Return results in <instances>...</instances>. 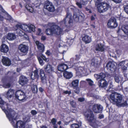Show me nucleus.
Segmentation results:
<instances>
[{
	"label": "nucleus",
	"mask_w": 128,
	"mask_h": 128,
	"mask_svg": "<svg viewBox=\"0 0 128 128\" xmlns=\"http://www.w3.org/2000/svg\"><path fill=\"white\" fill-rule=\"evenodd\" d=\"M9 113L5 112L7 118L14 128H24V123L21 120H18L15 123L18 118V114L12 109L9 110Z\"/></svg>",
	"instance_id": "f257e3e1"
},
{
	"label": "nucleus",
	"mask_w": 128,
	"mask_h": 128,
	"mask_svg": "<svg viewBox=\"0 0 128 128\" xmlns=\"http://www.w3.org/2000/svg\"><path fill=\"white\" fill-rule=\"evenodd\" d=\"M47 27H50L46 28L45 31L46 34L47 36H52L59 35L62 32V29L54 23H49Z\"/></svg>",
	"instance_id": "f03ea898"
},
{
	"label": "nucleus",
	"mask_w": 128,
	"mask_h": 128,
	"mask_svg": "<svg viewBox=\"0 0 128 128\" xmlns=\"http://www.w3.org/2000/svg\"><path fill=\"white\" fill-rule=\"evenodd\" d=\"M85 118L90 123L91 125L94 128L97 126L96 121L94 118V116L92 111L90 110H88L84 114Z\"/></svg>",
	"instance_id": "7ed1b4c3"
},
{
	"label": "nucleus",
	"mask_w": 128,
	"mask_h": 128,
	"mask_svg": "<svg viewBox=\"0 0 128 128\" xmlns=\"http://www.w3.org/2000/svg\"><path fill=\"white\" fill-rule=\"evenodd\" d=\"M100 0L96 2V5H97L98 11L100 12H103L107 11L110 7V5L104 2H100Z\"/></svg>",
	"instance_id": "20e7f679"
},
{
	"label": "nucleus",
	"mask_w": 128,
	"mask_h": 128,
	"mask_svg": "<svg viewBox=\"0 0 128 128\" xmlns=\"http://www.w3.org/2000/svg\"><path fill=\"white\" fill-rule=\"evenodd\" d=\"M15 95L16 98L22 102L26 101L27 98L25 93L21 90L17 91L15 93Z\"/></svg>",
	"instance_id": "39448f33"
},
{
	"label": "nucleus",
	"mask_w": 128,
	"mask_h": 128,
	"mask_svg": "<svg viewBox=\"0 0 128 128\" xmlns=\"http://www.w3.org/2000/svg\"><path fill=\"white\" fill-rule=\"evenodd\" d=\"M114 96L116 98V104L118 106H124L127 105V104L126 101L122 102V97L121 95L118 93V94H116Z\"/></svg>",
	"instance_id": "423d86ee"
},
{
	"label": "nucleus",
	"mask_w": 128,
	"mask_h": 128,
	"mask_svg": "<svg viewBox=\"0 0 128 128\" xmlns=\"http://www.w3.org/2000/svg\"><path fill=\"white\" fill-rule=\"evenodd\" d=\"M78 63L75 64L72 67L76 70L77 72H79L83 73H86L88 70L87 66L86 65L84 66H80L79 67H78Z\"/></svg>",
	"instance_id": "0eeeda50"
},
{
	"label": "nucleus",
	"mask_w": 128,
	"mask_h": 128,
	"mask_svg": "<svg viewBox=\"0 0 128 128\" xmlns=\"http://www.w3.org/2000/svg\"><path fill=\"white\" fill-rule=\"evenodd\" d=\"M0 104H2V105L0 106L5 113L6 112H8L9 113V110L10 109H12L9 108L10 106L6 102H4L0 97Z\"/></svg>",
	"instance_id": "6e6552de"
},
{
	"label": "nucleus",
	"mask_w": 128,
	"mask_h": 128,
	"mask_svg": "<svg viewBox=\"0 0 128 128\" xmlns=\"http://www.w3.org/2000/svg\"><path fill=\"white\" fill-rule=\"evenodd\" d=\"M118 26L116 19L114 18H110L108 20L107 26L108 28H116Z\"/></svg>",
	"instance_id": "1a4fd4ad"
},
{
	"label": "nucleus",
	"mask_w": 128,
	"mask_h": 128,
	"mask_svg": "<svg viewBox=\"0 0 128 128\" xmlns=\"http://www.w3.org/2000/svg\"><path fill=\"white\" fill-rule=\"evenodd\" d=\"M116 64L114 62H110L107 64L106 68L109 72H112L115 70Z\"/></svg>",
	"instance_id": "9d476101"
},
{
	"label": "nucleus",
	"mask_w": 128,
	"mask_h": 128,
	"mask_svg": "<svg viewBox=\"0 0 128 128\" xmlns=\"http://www.w3.org/2000/svg\"><path fill=\"white\" fill-rule=\"evenodd\" d=\"M44 8L50 12H53L55 10V8L52 3L48 1L46 2L44 6Z\"/></svg>",
	"instance_id": "9b49d317"
},
{
	"label": "nucleus",
	"mask_w": 128,
	"mask_h": 128,
	"mask_svg": "<svg viewBox=\"0 0 128 128\" xmlns=\"http://www.w3.org/2000/svg\"><path fill=\"white\" fill-rule=\"evenodd\" d=\"M103 107L100 104H96L92 106V110L96 113H100L102 112Z\"/></svg>",
	"instance_id": "f8f14e48"
},
{
	"label": "nucleus",
	"mask_w": 128,
	"mask_h": 128,
	"mask_svg": "<svg viewBox=\"0 0 128 128\" xmlns=\"http://www.w3.org/2000/svg\"><path fill=\"white\" fill-rule=\"evenodd\" d=\"M73 17L74 20L76 22L81 21L84 18V14H82L80 15L78 13H74Z\"/></svg>",
	"instance_id": "ddd939ff"
},
{
	"label": "nucleus",
	"mask_w": 128,
	"mask_h": 128,
	"mask_svg": "<svg viewBox=\"0 0 128 128\" xmlns=\"http://www.w3.org/2000/svg\"><path fill=\"white\" fill-rule=\"evenodd\" d=\"M14 29L20 28L28 32V31H29V30L28 28V26L27 25L18 24L14 26Z\"/></svg>",
	"instance_id": "4468645a"
},
{
	"label": "nucleus",
	"mask_w": 128,
	"mask_h": 128,
	"mask_svg": "<svg viewBox=\"0 0 128 128\" xmlns=\"http://www.w3.org/2000/svg\"><path fill=\"white\" fill-rule=\"evenodd\" d=\"M18 49L21 52L26 54L28 51V47L27 45L21 44L19 46Z\"/></svg>",
	"instance_id": "2eb2a0df"
},
{
	"label": "nucleus",
	"mask_w": 128,
	"mask_h": 128,
	"mask_svg": "<svg viewBox=\"0 0 128 128\" xmlns=\"http://www.w3.org/2000/svg\"><path fill=\"white\" fill-rule=\"evenodd\" d=\"M44 69L45 72L47 73L51 74L54 72V68L51 65L48 64L44 66Z\"/></svg>",
	"instance_id": "dca6fc26"
},
{
	"label": "nucleus",
	"mask_w": 128,
	"mask_h": 128,
	"mask_svg": "<svg viewBox=\"0 0 128 128\" xmlns=\"http://www.w3.org/2000/svg\"><path fill=\"white\" fill-rule=\"evenodd\" d=\"M72 22L71 15L70 14H67L66 17L64 19L63 21L62 22L64 23L66 26L68 24H70Z\"/></svg>",
	"instance_id": "f3484780"
},
{
	"label": "nucleus",
	"mask_w": 128,
	"mask_h": 128,
	"mask_svg": "<svg viewBox=\"0 0 128 128\" xmlns=\"http://www.w3.org/2000/svg\"><path fill=\"white\" fill-rule=\"evenodd\" d=\"M0 8L2 9V12H1V14H2V16H4L6 20L10 21V22L12 21V18L4 10L2 9V8L1 7Z\"/></svg>",
	"instance_id": "a211bd4d"
},
{
	"label": "nucleus",
	"mask_w": 128,
	"mask_h": 128,
	"mask_svg": "<svg viewBox=\"0 0 128 128\" xmlns=\"http://www.w3.org/2000/svg\"><path fill=\"white\" fill-rule=\"evenodd\" d=\"M90 66L94 67L96 68H98L99 67V62L97 60L93 59L90 61Z\"/></svg>",
	"instance_id": "6ab92c4d"
},
{
	"label": "nucleus",
	"mask_w": 128,
	"mask_h": 128,
	"mask_svg": "<svg viewBox=\"0 0 128 128\" xmlns=\"http://www.w3.org/2000/svg\"><path fill=\"white\" fill-rule=\"evenodd\" d=\"M28 82V79L25 76H22L20 77L19 82L20 84L21 85L23 86L26 84Z\"/></svg>",
	"instance_id": "aec40b11"
},
{
	"label": "nucleus",
	"mask_w": 128,
	"mask_h": 128,
	"mask_svg": "<svg viewBox=\"0 0 128 128\" xmlns=\"http://www.w3.org/2000/svg\"><path fill=\"white\" fill-rule=\"evenodd\" d=\"M14 90L13 89H9L5 94L4 95L6 97L8 98H11L14 96Z\"/></svg>",
	"instance_id": "412c9836"
},
{
	"label": "nucleus",
	"mask_w": 128,
	"mask_h": 128,
	"mask_svg": "<svg viewBox=\"0 0 128 128\" xmlns=\"http://www.w3.org/2000/svg\"><path fill=\"white\" fill-rule=\"evenodd\" d=\"M36 44L37 46L38 49L41 52H43L44 48V45L38 41H36Z\"/></svg>",
	"instance_id": "4be33fe9"
},
{
	"label": "nucleus",
	"mask_w": 128,
	"mask_h": 128,
	"mask_svg": "<svg viewBox=\"0 0 128 128\" xmlns=\"http://www.w3.org/2000/svg\"><path fill=\"white\" fill-rule=\"evenodd\" d=\"M118 93L116 92H114L112 93L110 96V100L111 102H112L114 104H116V98L114 96H115L116 94H118Z\"/></svg>",
	"instance_id": "5701e85b"
},
{
	"label": "nucleus",
	"mask_w": 128,
	"mask_h": 128,
	"mask_svg": "<svg viewBox=\"0 0 128 128\" xmlns=\"http://www.w3.org/2000/svg\"><path fill=\"white\" fill-rule=\"evenodd\" d=\"M2 62L4 65L7 66H9L11 64L10 60L8 58L5 57H3Z\"/></svg>",
	"instance_id": "b1692460"
},
{
	"label": "nucleus",
	"mask_w": 128,
	"mask_h": 128,
	"mask_svg": "<svg viewBox=\"0 0 128 128\" xmlns=\"http://www.w3.org/2000/svg\"><path fill=\"white\" fill-rule=\"evenodd\" d=\"M68 68L67 65L64 64H59L58 66V70L60 71H63Z\"/></svg>",
	"instance_id": "393cba45"
},
{
	"label": "nucleus",
	"mask_w": 128,
	"mask_h": 128,
	"mask_svg": "<svg viewBox=\"0 0 128 128\" xmlns=\"http://www.w3.org/2000/svg\"><path fill=\"white\" fill-rule=\"evenodd\" d=\"M0 50L1 52L4 53H6L9 50L8 46L5 44H2L0 46Z\"/></svg>",
	"instance_id": "a878e982"
},
{
	"label": "nucleus",
	"mask_w": 128,
	"mask_h": 128,
	"mask_svg": "<svg viewBox=\"0 0 128 128\" xmlns=\"http://www.w3.org/2000/svg\"><path fill=\"white\" fill-rule=\"evenodd\" d=\"M107 84L104 79H101L98 81V85L99 87L104 88L106 86Z\"/></svg>",
	"instance_id": "bb28decb"
},
{
	"label": "nucleus",
	"mask_w": 128,
	"mask_h": 128,
	"mask_svg": "<svg viewBox=\"0 0 128 128\" xmlns=\"http://www.w3.org/2000/svg\"><path fill=\"white\" fill-rule=\"evenodd\" d=\"M82 40L86 44L92 41L91 38L87 35H86L83 37Z\"/></svg>",
	"instance_id": "cd10ccee"
},
{
	"label": "nucleus",
	"mask_w": 128,
	"mask_h": 128,
	"mask_svg": "<svg viewBox=\"0 0 128 128\" xmlns=\"http://www.w3.org/2000/svg\"><path fill=\"white\" fill-rule=\"evenodd\" d=\"M30 76L32 79L34 80L38 77V71L37 70H34V72H32L30 74Z\"/></svg>",
	"instance_id": "c85d7f7f"
},
{
	"label": "nucleus",
	"mask_w": 128,
	"mask_h": 128,
	"mask_svg": "<svg viewBox=\"0 0 128 128\" xmlns=\"http://www.w3.org/2000/svg\"><path fill=\"white\" fill-rule=\"evenodd\" d=\"M96 50V51H103L104 50V46L100 44H97L95 47Z\"/></svg>",
	"instance_id": "c756f323"
},
{
	"label": "nucleus",
	"mask_w": 128,
	"mask_h": 128,
	"mask_svg": "<svg viewBox=\"0 0 128 128\" xmlns=\"http://www.w3.org/2000/svg\"><path fill=\"white\" fill-rule=\"evenodd\" d=\"M94 76L96 78L97 80L100 78L101 79H104L106 77V75L104 73H101L98 74H95Z\"/></svg>",
	"instance_id": "7c9ffc66"
},
{
	"label": "nucleus",
	"mask_w": 128,
	"mask_h": 128,
	"mask_svg": "<svg viewBox=\"0 0 128 128\" xmlns=\"http://www.w3.org/2000/svg\"><path fill=\"white\" fill-rule=\"evenodd\" d=\"M64 76L66 78L70 79L72 76L73 75L71 72L66 71L64 72Z\"/></svg>",
	"instance_id": "2f4dec72"
},
{
	"label": "nucleus",
	"mask_w": 128,
	"mask_h": 128,
	"mask_svg": "<svg viewBox=\"0 0 128 128\" xmlns=\"http://www.w3.org/2000/svg\"><path fill=\"white\" fill-rule=\"evenodd\" d=\"M16 38V36L13 33H9L8 34L7 38L10 40H13Z\"/></svg>",
	"instance_id": "473e14b6"
},
{
	"label": "nucleus",
	"mask_w": 128,
	"mask_h": 128,
	"mask_svg": "<svg viewBox=\"0 0 128 128\" xmlns=\"http://www.w3.org/2000/svg\"><path fill=\"white\" fill-rule=\"evenodd\" d=\"M122 30L125 34L128 35V25L122 26Z\"/></svg>",
	"instance_id": "72a5a7b5"
},
{
	"label": "nucleus",
	"mask_w": 128,
	"mask_h": 128,
	"mask_svg": "<svg viewBox=\"0 0 128 128\" xmlns=\"http://www.w3.org/2000/svg\"><path fill=\"white\" fill-rule=\"evenodd\" d=\"M20 29V28H18V29H14L16 30V32L18 35L20 36H22L25 33L23 32Z\"/></svg>",
	"instance_id": "f704fd0d"
},
{
	"label": "nucleus",
	"mask_w": 128,
	"mask_h": 128,
	"mask_svg": "<svg viewBox=\"0 0 128 128\" xmlns=\"http://www.w3.org/2000/svg\"><path fill=\"white\" fill-rule=\"evenodd\" d=\"M40 75L42 81L44 82L45 80L46 77L44 70H40Z\"/></svg>",
	"instance_id": "c9c22d12"
},
{
	"label": "nucleus",
	"mask_w": 128,
	"mask_h": 128,
	"mask_svg": "<svg viewBox=\"0 0 128 128\" xmlns=\"http://www.w3.org/2000/svg\"><path fill=\"white\" fill-rule=\"evenodd\" d=\"M79 81L78 80H73L72 82V84L74 87L78 86V84Z\"/></svg>",
	"instance_id": "e433bc0d"
},
{
	"label": "nucleus",
	"mask_w": 128,
	"mask_h": 128,
	"mask_svg": "<svg viewBox=\"0 0 128 128\" xmlns=\"http://www.w3.org/2000/svg\"><path fill=\"white\" fill-rule=\"evenodd\" d=\"M28 28L29 30V31H28V32H34L35 30L34 26L32 24L28 25Z\"/></svg>",
	"instance_id": "4c0bfd02"
},
{
	"label": "nucleus",
	"mask_w": 128,
	"mask_h": 128,
	"mask_svg": "<svg viewBox=\"0 0 128 128\" xmlns=\"http://www.w3.org/2000/svg\"><path fill=\"white\" fill-rule=\"evenodd\" d=\"M71 128H82L81 124H74L71 125Z\"/></svg>",
	"instance_id": "58836bf2"
},
{
	"label": "nucleus",
	"mask_w": 128,
	"mask_h": 128,
	"mask_svg": "<svg viewBox=\"0 0 128 128\" xmlns=\"http://www.w3.org/2000/svg\"><path fill=\"white\" fill-rule=\"evenodd\" d=\"M23 120L25 122H29L30 121V116L29 115H26L23 118Z\"/></svg>",
	"instance_id": "ea45409f"
},
{
	"label": "nucleus",
	"mask_w": 128,
	"mask_h": 128,
	"mask_svg": "<svg viewBox=\"0 0 128 128\" xmlns=\"http://www.w3.org/2000/svg\"><path fill=\"white\" fill-rule=\"evenodd\" d=\"M115 82L118 83H119L122 80L121 77L119 76L116 75L114 77Z\"/></svg>",
	"instance_id": "a19ab883"
},
{
	"label": "nucleus",
	"mask_w": 128,
	"mask_h": 128,
	"mask_svg": "<svg viewBox=\"0 0 128 128\" xmlns=\"http://www.w3.org/2000/svg\"><path fill=\"white\" fill-rule=\"evenodd\" d=\"M26 8L27 9L31 12H32L33 11L34 9L33 8L28 4H27L26 5Z\"/></svg>",
	"instance_id": "79ce46f5"
},
{
	"label": "nucleus",
	"mask_w": 128,
	"mask_h": 128,
	"mask_svg": "<svg viewBox=\"0 0 128 128\" xmlns=\"http://www.w3.org/2000/svg\"><path fill=\"white\" fill-rule=\"evenodd\" d=\"M32 90L33 92L36 93L38 90L37 86L35 85H33L32 86Z\"/></svg>",
	"instance_id": "37998d69"
},
{
	"label": "nucleus",
	"mask_w": 128,
	"mask_h": 128,
	"mask_svg": "<svg viewBox=\"0 0 128 128\" xmlns=\"http://www.w3.org/2000/svg\"><path fill=\"white\" fill-rule=\"evenodd\" d=\"M113 86L112 85V82H111L110 83V85L109 86V90L110 91H111V92H112V91L114 90V88L112 87Z\"/></svg>",
	"instance_id": "c03bdc74"
},
{
	"label": "nucleus",
	"mask_w": 128,
	"mask_h": 128,
	"mask_svg": "<svg viewBox=\"0 0 128 128\" xmlns=\"http://www.w3.org/2000/svg\"><path fill=\"white\" fill-rule=\"evenodd\" d=\"M40 57L41 58H42L46 62H47L49 61V59L46 58L45 56L43 54H41Z\"/></svg>",
	"instance_id": "a18cd8bd"
},
{
	"label": "nucleus",
	"mask_w": 128,
	"mask_h": 128,
	"mask_svg": "<svg viewBox=\"0 0 128 128\" xmlns=\"http://www.w3.org/2000/svg\"><path fill=\"white\" fill-rule=\"evenodd\" d=\"M73 42V40L72 39H68L67 41V42L69 46H70L72 44Z\"/></svg>",
	"instance_id": "49530a36"
},
{
	"label": "nucleus",
	"mask_w": 128,
	"mask_h": 128,
	"mask_svg": "<svg viewBox=\"0 0 128 128\" xmlns=\"http://www.w3.org/2000/svg\"><path fill=\"white\" fill-rule=\"evenodd\" d=\"M70 103L71 105L73 107L75 108L76 107V102L73 101L70 102Z\"/></svg>",
	"instance_id": "de8ad7c7"
},
{
	"label": "nucleus",
	"mask_w": 128,
	"mask_h": 128,
	"mask_svg": "<svg viewBox=\"0 0 128 128\" xmlns=\"http://www.w3.org/2000/svg\"><path fill=\"white\" fill-rule=\"evenodd\" d=\"M86 80L88 82V83L90 85L92 86L93 85V82L91 80L89 79H87Z\"/></svg>",
	"instance_id": "09e8293b"
},
{
	"label": "nucleus",
	"mask_w": 128,
	"mask_h": 128,
	"mask_svg": "<svg viewBox=\"0 0 128 128\" xmlns=\"http://www.w3.org/2000/svg\"><path fill=\"white\" fill-rule=\"evenodd\" d=\"M10 85L9 83H7L6 84H4L3 85V86L6 88H9L10 87Z\"/></svg>",
	"instance_id": "8fccbe9b"
},
{
	"label": "nucleus",
	"mask_w": 128,
	"mask_h": 128,
	"mask_svg": "<svg viewBox=\"0 0 128 128\" xmlns=\"http://www.w3.org/2000/svg\"><path fill=\"white\" fill-rule=\"evenodd\" d=\"M124 10L128 14V5L126 6L124 5Z\"/></svg>",
	"instance_id": "3c124183"
},
{
	"label": "nucleus",
	"mask_w": 128,
	"mask_h": 128,
	"mask_svg": "<svg viewBox=\"0 0 128 128\" xmlns=\"http://www.w3.org/2000/svg\"><path fill=\"white\" fill-rule=\"evenodd\" d=\"M37 34L40 35H41L42 34L41 29L40 28H38L37 32Z\"/></svg>",
	"instance_id": "603ef678"
},
{
	"label": "nucleus",
	"mask_w": 128,
	"mask_h": 128,
	"mask_svg": "<svg viewBox=\"0 0 128 128\" xmlns=\"http://www.w3.org/2000/svg\"><path fill=\"white\" fill-rule=\"evenodd\" d=\"M123 90L125 94H128V87L124 88Z\"/></svg>",
	"instance_id": "864d4df0"
},
{
	"label": "nucleus",
	"mask_w": 128,
	"mask_h": 128,
	"mask_svg": "<svg viewBox=\"0 0 128 128\" xmlns=\"http://www.w3.org/2000/svg\"><path fill=\"white\" fill-rule=\"evenodd\" d=\"M38 60L40 64L42 66L44 64V63L42 60L40 58H38Z\"/></svg>",
	"instance_id": "5fc2aeb1"
},
{
	"label": "nucleus",
	"mask_w": 128,
	"mask_h": 128,
	"mask_svg": "<svg viewBox=\"0 0 128 128\" xmlns=\"http://www.w3.org/2000/svg\"><path fill=\"white\" fill-rule=\"evenodd\" d=\"M51 122L53 124H55L56 122V119L54 118H53Z\"/></svg>",
	"instance_id": "6e6d98bb"
},
{
	"label": "nucleus",
	"mask_w": 128,
	"mask_h": 128,
	"mask_svg": "<svg viewBox=\"0 0 128 128\" xmlns=\"http://www.w3.org/2000/svg\"><path fill=\"white\" fill-rule=\"evenodd\" d=\"M64 93L66 94H70L71 93L70 91H68V90L64 91Z\"/></svg>",
	"instance_id": "4d7b16f0"
},
{
	"label": "nucleus",
	"mask_w": 128,
	"mask_h": 128,
	"mask_svg": "<svg viewBox=\"0 0 128 128\" xmlns=\"http://www.w3.org/2000/svg\"><path fill=\"white\" fill-rule=\"evenodd\" d=\"M31 114L33 115H35L37 113L36 111L35 110H32L31 111Z\"/></svg>",
	"instance_id": "13d9d810"
},
{
	"label": "nucleus",
	"mask_w": 128,
	"mask_h": 128,
	"mask_svg": "<svg viewBox=\"0 0 128 128\" xmlns=\"http://www.w3.org/2000/svg\"><path fill=\"white\" fill-rule=\"evenodd\" d=\"M24 37V38L25 39H26V40H28V36L26 34H24L22 36Z\"/></svg>",
	"instance_id": "bf43d9fd"
},
{
	"label": "nucleus",
	"mask_w": 128,
	"mask_h": 128,
	"mask_svg": "<svg viewBox=\"0 0 128 128\" xmlns=\"http://www.w3.org/2000/svg\"><path fill=\"white\" fill-rule=\"evenodd\" d=\"M116 52L118 55L120 56L121 54V52L120 50H117L116 51Z\"/></svg>",
	"instance_id": "052dcab7"
},
{
	"label": "nucleus",
	"mask_w": 128,
	"mask_h": 128,
	"mask_svg": "<svg viewBox=\"0 0 128 128\" xmlns=\"http://www.w3.org/2000/svg\"><path fill=\"white\" fill-rule=\"evenodd\" d=\"M76 4L78 6V7L79 8H82V5L80 4V3H79V2H78L76 3Z\"/></svg>",
	"instance_id": "680f3d73"
},
{
	"label": "nucleus",
	"mask_w": 128,
	"mask_h": 128,
	"mask_svg": "<svg viewBox=\"0 0 128 128\" xmlns=\"http://www.w3.org/2000/svg\"><path fill=\"white\" fill-rule=\"evenodd\" d=\"M78 100V101L81 102L84 101V98H79Z\"/></svg>",
	"instance_id": "e2e57ef3"
},
{
	"label": "nucleus",
	"mask_w": 128,
	"mask_h": 128,
	"mask_svg": "<svg viewBox=\"0 0 128 128\" xmlns=\"http://www.w3.org/2000/svg\"><path fill=\"white\" fill-rule=\"evenodd\" d=\"M2 16V14H0V20L2 21L4 20V17Z\"/></svg>",
	"instance_id": "0e129e2a"
},
{
	"label": "nucleus",
	"mask_w": 128,
	"mask_h": 128,
	"mask_svg": "<svg viewBox=\"0 0 128 128\" xmlns=\"http://www.w3.org/2000/svg\"><path fill=\"white\" fill-rule=\"evenodd\" d=\"M74 92L76 93L77 94L78 93L80 92L79 90V88H78L76 89L75 90Z\"/></svg>",
	"instance_id": "69168bd1"
},
{
	"label": "nucleus",
	"mask_w": 128,
	"mask_h": 128,
	"mask_svg": "<svg viewBox=\"0 0 128 128\" xmlns=\"http://www.w3.org/2000/svg\"><path fill=\"white\" fill-rule=\"evenodd\" d=\"M122 68V70H123L124 71H125L127 69L126 67L125 66H123Z\"/></svg>",
	"instance_id": "338daca9"
},
{
	"label": "nucleus",
	"mask_w": 128,
	"mask_h": 128,
	"mask_svg": "<svg viewBox=\"0 0 128 128\" xmlns=\"http://www.w3.org/2000/svg\"><path fill=\"white\" fill-rule=\"evenodd\" d=\"M46 37L45 36H42L41 39L42 40H44L46 39Z\"/></svg>",
	"instance_id": "774afa93"
}]
</instances>
